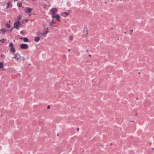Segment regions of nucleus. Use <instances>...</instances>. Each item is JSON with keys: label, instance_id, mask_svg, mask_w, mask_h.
I'll return each mask as SVG.
<instances>
[{"label": "nucleus", "instance_id": "nucleus-1", "mask_svg": "<svg viewBox=\"0 0 154 154\" xmlns=\"http://www.w3.org/2000/svg\"><path fill=\"white\" fill-rule=\"evenodd\" d=\"M13 58H15L17 60H22L23 59V57H21L19 54H16L14 57H12Z\"/></svg>", "mask_w": 154, "mask_h": 154}, {"label": "nucleus", "instance_id": "nucleus-2", "mask_svg": "<svg viewBox=\"0 0 154 154\" xmlns=\"http://www.w3.org/2000/svg\"><path fill=\"white\" fill-rule=\"evenodd\" d=\"M21 24L19 20H18L15 23L14 25V27L18 29V26Z\"/></svg>", "mask_w": 154, "mask_h": 154}, {"label": "nucleus", "instance_id": "nucleus-3", "mask_svg": "<svg viewBox=\"0 0 154 154\" xmlns=\"http://www.w3.org/2000/svg\"><path fill=\"white\" fill-rule=\"evenodd\" d=\"M28 45L26 44H23L20 45V47L21 48L23 49H26L28 48Z\"/></svg>", "mask_w": 154, "mask_h": 154}, {"label": "nucleus", "instance_id": "nucleus-4", "mask_svg": "<svg viewBox=\"0 0 154 154\" xmlns=\"http://www.w3.org/2000/svg\"><path fill=\"white\" fill-rule=\"evenodd\" d=\"M83 33L84 35L87 36L88 35V29L87 27H85L83 29Z\"/></svg>", "mask_w": 154, "mask_h": 154}, {"label": "nucleus", "instance_id": "nucleus-5", "mask_svg": "<svg viewBox=\"0 0 154 154\" xmlns=\"http://www.w3.org/2000/svg\"><path fill=\"white\" fill-rule=\"evenodd\" d=\"M32 10V8H27L25 11V12L29 14L31 12Z\"/></svg>", "mask_w": 154, "mask_h": 154}, {"label": "nucleus", "instance_id": "nucleus-6", "mask_svg": "<svg viewBox=\"0 0 154 154\" xmlns=\"http://www.w3.org/2000/svg\"><path fill=\"white\" fill-rule=\"evenodd\" d=\"M61 15L65 17L69 15V13L66 12H63L61 13Z\"/></svg>", "mask_w": 154, "mask_h": 154}, {"label": "nucleus", "instance_id": "nucleus-7", "mask_svg": "<svg viewBox=\"0 0 154 154\" xmlns=\"http://www.w3.org/2000/svg\"><path fill=\"white\" fill-rule=\"evenodd\" d=\"M57 11V9L56 8H53L51 10V11L53 14H54L55 12Z\"/></svg>", "mask_w": 154, "mask_h": 154}, {"label": "nucleus", "instance_id": "nucleus-8", "mask_svg": "<svg viewBox=\"0 0 154 154\" xmlns=\"http://www.w3.org/2000/svg\"><path fill=\"white\" fill-rule=\"evenodd\" d=\"M48 32V31H46L45 32V33H39L38 34V35H40V34H41L42 35H44V37H45V36L44 35H45L46 34H47V33Z\"/></svg>", "mask_w": 154, "mask_h": 154}, {"label": "nucleus", "instance_id": "nucleus-9", "mask_svg": "<svg viewBox=\"0 0 154 154\" xmlns=\"http://www.w3.org/2000/svg\"><path fill=\"white\" fill-rule=\"evenodd\" d=\"M39 40L40 38L38 37H36L34 39V40L36 42H38L39 41Z\"/></svg>", "mask_w": 154, "mask_h": 154}, {"label": "nucleus", "instance_id": "nucleus-10", "mask_svg": "<svg viewBox=\"0 0 154 154\" xmlns=\"http://www.w3.org/2000/svg\"><path fill=\"white\" fill-rule=\"evenodd\" d=\"M0 30L2 31V33L4 34H5V32L6 31V29L5 28L2 29Z\"/></svg>", "mask_w": 154, "mask_h": 154}, {"label": "nucleus", "instance_id": "nucleus-11", "mask_svg": "<svg viewBox=\"0 0 154 154\" xmlns=\"http://www.w3.org/2000/svg\"><path fill=\"white\" fill-rule=\"evenodd\" d=\"M22 5V3L20 2L17 3V6L18 7H21Z\"/></svg>", "mask_w": 154, "mask_h": 154}, {"label": "nucleus", "instance_id": "nucleus-12", "mask_svg": "<svg viewBox=\"0 0 154 154\" xmlns=\"http://www.w3.org/2000/svg\"><path fill=\"white\" fill-rule=\"evenodd\" d=\"M23 41L24 42H27L29 41L28 39H27V38H26V37L23 38Z\"/></svg>", "mask_w": 154, "mask_h": 154}, {"label": "nucleus", "instance_id": "nucleus-13", "mask_svg": "<svg viewBox=\"0 0 154 154\" xmlns=\"http://www.w3.org/2000/svg\"><path fill=\"white\" fill-rule=\"evenodd\" d=\"M11 4V2H8L7 3V6L6 7V8H7V9L8 8H9V7Z\"/></svg>", "mask_w": 154, "mask_h": 154}, {"label": "nucleus", "instance_id": "nucleus-14", "mask_svg": "<svg viewBox=\"0 0 154 154\" xmlns=\"http://www.w3.org/2000/svg\"><path fill=\"white\" fill-rule=\"evenodd\" d=\"M4 67L3 63L0 62V68H2Z\"/></svg>", "mask_w": 154, "mask_h": 154}, {"label": "nucleus", "instance_id": "nucleus-15", "mask_svg": "<svg viewBox=\"0 0 154 154\" xmlns=\"http://www.w3.org/2000/svg\"><path fill=\"white\" fill-rule=\"evenodd\" d=\"M11 51L12 52H14L15 51V49L14 47H11Z\"/></svg>", "mask_w": 154, "mask_h": 154}, {"label": "nucleus", "instance_id": "nucleus-16", "mask_svg": "<svg viewBox=\"0 0 154 154\" xmlns=\"http://www.w3.org/2000/svg\"><path fill=\"white\" fill-rule=\"evenodd\" d=\"M6 27L8 28H9L10 27V25L8 23L5 24Z\"/></svg>", "mask_w": 154, "mask_h": 154}, {"label": "nucleus", "instance_id": "nucleus-17", "mask_svg": "<svg viewBox=\"0 0 154 154\" xmlns=\"http://www.w3.org/2000/svg\"><path fill=\"white\" fill-rule=\"evenodd\" d=\"M60 17L58 15H56V18H57V20L58 21H60V19H59Z\"/></svg>", "mask_w": 154, "mask_h": 154}, {"label": "nucleus", "instance_id": "nucleus-18", "mask_svg": "<svg viewBox=\"0 0 154 154\" xmlns=\"http://www.w3.org/2000/svg\"><path fill=\"white\" fill-rule=\"evenodd\" d=\"M69 39L70 41H72L73 40V37L71 36L69 37Z\"/></svg>", "mask_w": 154, "mask_h": 154}, {"label": "nucleus", "instance_id": "nucleus-19", "mask_svg": "<svg viewBox=\"0 0 154 154\" xmlns=\"http://www.w3.org/2000/svg\"><path fill=\"white\" fill-rule=\"evenodd\" d=\"M9 46L11 47H14L13 44L12 43H10L9 44Z\"/></svg>", "mask_w": 154, "mask_h": 154}, {"label": "nucleus", "instance_id": "nucleus-20", "mask_svg": "<svg viewBox=\"0 0 154 154\" xmlns=\"http://www.w3.org/2000/svg\"><path fill=\"white\" fill-rule=\"evenodd\" d=\"M56 22H54L53 20H52V22L50 23V25H52L54 23H55Z\"/></svg>", "mask_w": 154, "mask_h": 154}, {"label": "nucleus", "instance_id": "nucleus-21", "mask_svg": "<svg viewBox=\"0 0 154 154\" xmlns=\"http://www.w3.org/2000/svg\"><path fill=\"white\" fill-rule=\"evenodd\" d=\"M54 14L52 15V17L53 18H56V15L54 13L53 14Z\"/></svg>", "mask_w": 154, "mask_h": 154}, {"label": "nucleus", "instance_id": "nucleus-22", "mask_svg": "<svg viewBox=\"0 0 154 154\" xmlns=\"http://www.w3.org/2000/svg\"><path fill=\"white\" fill-rule=\"evenodd\" d=\"M5 40L4 38H3V39H2V40H0V42H2V43H3V42H5Z\"/></svg>", "mask_w": 154, "mask_h": 154}, {"label": "nucleus", "instance_id": "nucleus-23", "mask_svg": "<svg viewBox=\"0 0 154 154\" xmlns=\"http://www.w3.org/2000/svg\"><path fill=\"white\" fill-rule=\"evenodd\" d=\"M21 18V15H19L17 17L18 20H19V19Z\"/></svg>", "mask_w": 154, "mask_h": 154}, {"label": "nucleus", "instance_id": "nucleus-24", "mask_svg": "<svg viewBox=\"0 0 154 154\" xmlns=\"http://www.w3.org/2000/svg\"><path fill=\"white\" fill-rule=\"evenodd\" d=\"M50 106L49 105H48V106H47V109H50Z\"/></svg>", "mask_w": 154, "mask_h": 154}, {"label": "nucleus", "instance_id": "nucleus-25", "mask_svg": "<svg viewBox=\"0 0 154 154\" xmlns=\"http://www.w3.org/2000/svg\"><path fill=\"white\" fill-rule=\"evenodd\" d=\"M130 31L131 32H133V29H132V30H130Z\"/></svg>", "mask_w": 154, "mask_h": 154}, {"label": "nucleus", "instance_id": "nucleus-26", "mask_svg": "<svg viewBox=\"0 0 154 154\" xmlns=\"http://www.w3.org/2000/svg\"><path fill=\"white\" fill-rule=\"evenodd\" d=\"M77 131H79V128H77Z\"/></svg>", "mask_w": 154, "mask_h": 154}, {"label": "nucleus", "instance_id": "nucleus-27", "mask_svg": "<svg viewBox=\"0 0 154 154\" xmlns=\"http://www.w3.org/2000/svg\"><path fill=\"white\" fill-rule=\"evenodd\" d=\"M88 56L89 57H91V54H89Z\"/></svg>", "mask_w": 154, "mask_h": 154}, {"label": "nucleus", "instance_id": "nucleus-28", "mask_svg": "<svg viewBox=\"0 0 154 154\" xmlns=\"http://www.w3.org/2000/svg\"><path fill=\"white\" fill-rule=\"evenodd\" d=\"M13 28H11V29L10 30V31H12Z\"/></svg>", "mask_w": 154, "mask_h": 154}, {"label": "nucleus", "instance_id": "nucleus-29", "mask_svg": "<svg viewBox=\"0 0 154 154\" xmlns=\"http://www.w3.org/2000/svg\"><path fill=\"white\" fill-rule=\"evenodd\" d=\"M26 22H27L28 21V19H26Z\"/></svg>", "mask_w": 154, "mask_h": 154}, {"label": "nucleus", "instance_id": "nucleus-30", "mask_svg": "<svg viewBox=\"0 0 154 154\" xmlns=\"http://www.w3.org/2000/svg\"><path fill=\"white\" fill-rule=\"evenodd\" d=\"M22 32H22V31H21V32H20V33L21 34H22Z\"/></svg>", "mask_w": 154, "mask_h": 154}, {"label": "nucleus", "instance_id": "nucleus-31", "mask_svg": "<svg viewBox=\"0 0 154 154\" xmlns=\"http://www.w3.org/2000/svg\"><path fill=\"white\" fill-rule=\"evenodd\" d=\"M68 51H70V49H69L68 50Z\"/></svg>", "mask_w": 154, "mask_h": 154}, {"label": "nucleus", "instance_id": "nucleus-32", "mask_svg": "<svg viewBox=\"0 0 154 154\" xmlns=\"http://www.w3.org/2000/svg\"><path fill=\"white\" fill-rule=\"evenodd\" d=\"M136 116H137V115H138L137 113H136Z\"/></svg>", "mask_w": 154, "mask_h": 154}, {"label": "nucleus", "instance_id": "nucleus-33", "mask_svg": "<svg viewBox=\"0 0 154 154\" xmlns=\"http://www.w3.org/2000/svg\"><path fill=\"white\" fill-rule=\"evenodd\" d=\"M124 33H125V34H126V32H124Z\"/></svg>", "mask_w": 154, "mask_h": 154}, {"label": "nucleus", "instance_id": "nucleus-34", "mask_svg": "<svg viewBox=\"0 0 154 154\" xmlns=\"http://www.w3.org/2000/svg\"><path fill=\"white\" fill-rule=\"evenodd\" d=\"M20 39H23V38H20Z\"/></svg>", "mask_w": 154, "mask_h": 154}, {"label": "nucleus", "instance_id": "nucleus-35", "mask_svg": "<svg viewBox=\"0 0 154 154\" xmlns=\"http://www.w3.org/2000/svg\"><path fill=\"white\" fill-rule=\"evenodd\" d=\"M46 29H48V27Z\"/></svg>", "mask_w": 154, "mask_h": 154}, {"label": "nucleus", "instance_id": "nucleus-36", "mask_svg": "<svg viewBox=\"0 0 154 154\" xmlns=\"http://www.w3.org/2000/svg\"><path fill=\"white\" fill-rule=\"evenodd\" d=\"M88 50H87L86 51H87V52H88Z\"/></svg>", "mask_w": 154, "mask_h": 154}, {"label": "nucleus", "instance_id": "nucleus-37", "mask_svg": "<svg viewBox=\"0 0 154 154\" xmlns=\"http://www.w3.org/2000/svg\"><path fill=\"white\" fill-rule=\"evenodd\" d=\"M57 32L58 33V31H57Z\"/></svg>", "mask_w": 154, "mask_h": 154}, {"label": "nucleus", "instance_id": "nucleus-38", "mask_svg": "<svg viewBox=\"0 0 154 154\" xmlns=\"http://www.w3.org/2000/svg\"><path fill=\"white\" fill-rule=\"evenodd\" d=\"M57 32L58 33V31H57Z\"/></svg>", "mask_w": 154, "mask_h": 154}, {"label": "nucleus", "instance_id": "nucleus-39", "mask_svg": "<svg viewBox=\"0 0 154 154\" xmlns=\"http://www.w3.org/2000/svg\"><path fill=\"white\" fill-rule=\"evenodd\" d=\"M57 136H58V134H57Z\"/></svg>", "mask_w": 154, "mask_h": 154}, {"label": "nucleus", "instance_id": "nucleus-40", "mask_svg": "<svg viewBox=\"0 0 154 154\" xmlns=\"http://www.w3.org/2000/svg\"><path fill=\"white\" fill-rule=\"evenodd\" d=\"M84 150H83V152H84Z\"/></svg>", "mask_w": 154, "mask_h": 154}, {"label": "nucleus", "instance_id": "nucleus-41", "mask_svg": "<svg viewBox=\"0 0 154 154\" xmlns=\"http://www.w3.org/2000/svg\"><path fill=\"white\" fill-rule=\"evenodd\" d=\"M118 0H116L117 1H118Z\"/></svg>", "mask_w": 154, "mask_h": 154}]
</instances>
